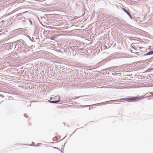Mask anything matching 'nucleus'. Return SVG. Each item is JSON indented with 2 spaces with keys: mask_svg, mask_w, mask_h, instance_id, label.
Listing matches in <instances>:
<instances>
[{
  "mask_svg": "<svg viewBox=\"0 0 153 153\" xmlns=\"http://www.w3.org/2000/svg\"><path fill=\"white\" fill-rule=\"evenodd\" d=\"M77 128V129H76L75 131H74V132L73 133V134H74V133L75 132V131H76L77 130V129H80V128Z\"/></svg>",
  "mask_w": 153,
  "mask_h": 153,
  "instance_id": "29",
  "label": "nucleus"
},
{
  "mask_svg": "<svg viewBox=\"0 0 153 153\" xmlns=\"http://www.w3.org/2000/svg\"><path fill=\"white\" fill-rule=\"evenodd\" d=\"M113 20L115 19L116 20L118 21H119L120 20V19L119 18H118L116 17H113Z\"/></svg>",
  "mask_w": 153,
  "mask_h": 153,
  "instance_id": "18",
  "label": "nucleus"
},
{
  "mask_svg": "<svg viewBox=\"0 0 153 153\" xmlns=\"http://www.w3.org/2000/svg\"><path fill=\"white\" fill-rule=\"evenodd\" d=\"M25 17H22L21 19L23 22H25L24 20L25 19Z\"/></svg>",
  "mask_w": 153,
  "mask_h": 153,
  "instance_id": "20",
  "label": "nucleus"
},
{
  "mask_svg": "<svg viewBox=\"0 0 153 153\" xmlns=\"http://www.w3.org/2000/svg\"><path fill=\"white\" fill-rule=\"evenodd\" d=\"M105 71V72H104V74L105 73H105H107V71Z\"/></svg>",
  "mask_w": 153,
  "mask_h": 153,
  "instance_id": "38",
  "label": "nucleus"
},
{
  "mask_svg": "<svg viewBox=\"0 0 153 153\" xmlns=\"http://www.w3.org/2000/svg\"><path fill=\"white\" fill-rule=\"evenodd\" d=\"M25 22L27 24H28L30 22V20L29 18H27L25 19L24 20Z\"/></svg>",
  "mask_w": 153,
  "mask_h": 153,
  "instance_id": "12",
  "label": "nucleus"
},
{
  "mask_svg": "<svg viewBox=\"0 0 153 153\" xmlns=\"http://www.w3.org/2000/svg\"><path fill=\"white\" fill-rule=\"evenodd\" d=\"M70 47L69 48H65V53H66V54L67 55L69 56L70 55H71V49H70Z\"/></svg>",
  "mask_w": 153,
  "mask_h": 153,
  "instance_id": "6",
  "label": "nucleus"
},
{
  "mask_svg": "<svg viewBox=\"0 0 153 153\" xmlns=\"http://www.w3.org/2000/svg\"><path fill=\"white\" fill-rule=\"evenodd\" d=\"M53 147L54 148H55V149H59V148H57V147Z\"/></svg>",
  "mask_w": 153,
  "mask_h": 153,
  "instance_id": "34",
  "label": "nucleus"
},
{
  "mask_svg": "<svg viewBox=\"0 0 153 153\" xmlns=\"http://www.w3.org/2000/svg\"><path fill=\"white\" fill-rule=\"evenodd\" d=\"M70 49H71V54L73 56H75L76 54V51L74 50L75 48H72L71 47H70Z\"/></svg>",
  "mask_w": 153,
  "mask_h": 153,
  "instance_id": "8",
  "label": "nucleus"
},
{
  "mask_svg": "<svg viewBox=\"0 0 153 153\" xmlns=\"http://www.w3.org/2000/svg\"><path fill=\"white\" fill-rule=\"evenodd\" d=\"M147 60H148L149 61H151V60L150 59H147Z\"/></svg>",
  "mask_w": 153,
  "mask_h": 153,
  "instance_id": "36",
  "label": "nucleus"
},
{
  "mask_svg": "<svg viewBox=\"0 0 153 153\" xmlns=\"http://www.w3.org/2000/svg\"><path fill=\"white\" fill-rule=\"evenodd\" d=\"M119 100H124L128 102H132V97L129 96V97H126L125 98H122L119 100H116L108 101H107V102H108L107 103H108V104L109 103L111 102H120Z\"/></svg>",
  "mask_w": 153,
  "mask_h": 153,
  "instance_id": "2",
  "label": "nucleus"
},
{
  "mask_svg": "<svg viewBox=\"0 0 153 153\" xmlns=\"http://www.w3.org/2000/svg\"><path fill=\"white\" fill-rule=\"evenodd\" d=\"M48 101L52 104H58L59 103V102L60 101H62L60 100H59H59H48Z\"/></svg>",
  "mask_w": 153,
  "mask_h": 153,
  "instance_id": "7",
  "label": "nucleus"
},
{
  "mask_svg": "<svg viewBox=\"0 0 153 153\" xmlns=\"http://www.w3.org/2000/svg\"><path fill=\"white\" fill-rule=\"evenodd\" d=\"M65 48H62L61 49L58 50V51L59 52H61L62 53H63V52L65 53Z\"/></svg>",
  "mask_w": 153,
  "mask_h": 153,
  "instance_id": "14",
  "label": "nucleus"
},
{
  "mask_svg": "<svg viewBox=\"0 0 153 153\" xmlns=\"http://www.w3.org/2000/svg\"><path fill=\"white\" fill-rule=\"evenodd\" d=\"M30 39V41H31L33 42H34V41L31 38V39Z\"/></svg>",
  "mask_w": 153,
  "mask_h": 153,
  "instance_id": "37",
  "label": "nucleus"
},
{
  "mask_svg": "<svg viewBox=\"0 0 153 153\" xmlns=\"http://www.w3.org/2000/svg\"><path fill=\"white\" fill-rule=\"evenodd\" d=\"M126 13L129 16L131 19H132V17L129 11H128Z\"/></svg>",
  "mask_w": 153,
  "mask_h": 153,
  "instance_id": "15",
  "label": "nucleus"
},
{
  "mask_svg": "<svg viewBox=\"0 0 153 153\" xmlns=\"http://www.w3.org/2000/svg\"><path fill=\"white\" fill-rule=\"evenodd\" d=\"M89 108V110H90L91 109V108Z\"/></svg>",
  "mask_w": 153,
  "mask_h": 153,
  "instance_id": "43",
  "label": "nucleus"
},
{
  "mask_svg": "<svg viewBox=\"0 0 153 153\" xmlns=\"http://www.w3.org/2000/svg\"><path fill=\"white\" fill-rule=\"evenodd\" d=\"M72 134H71V135H70V137H71V135H72Z\"/></svg>",
  "mask_w": 153,
  "mask_h": 153,
  "instance_id": "42",
  "label": "nucleus"
},
{
  "mask_svg": "<svg viewBox=\"0 0 153 153\" xmlns=\"http://www.w3.org/2000/svg\"><path fill=\"white\" fill-rule=\"evenodd\" d=\"M55 139V138H53V141H56L57 140H54V139Z\"/></svg>",
  "mask_w": 153,
  "mask_h": 153,
  "instance_id": "32",
  "label": "nucleus"
},
{
  "mask_svg": "<svg viewBox=\"0 0 153 153\" xmlns=\"http://www.w3.org/2000/svg\"><path fill=\"white\" fill-rule=\"evenodd\" d=\"M118 68L117 66L116 67H112L110 68H107L105 69H102L100 71V73H102V71H113V69H115V68Z\"/></svg>",
  "mask_w": 153,
  "mask_h": 153,
  "instance_id": "4",
  "label": "nucleus"
},
{
  "mask_svg": "<svg viewBox=\"0 0 153 153\" xmlns=\"http://www.w3.org/2000/svg\"><path fill=\"white\" fill-rule=\"evenodd\" d=\"M66 137V136L62 140H63V139H64L65 137Z\"/></svg>",
  "mask_w": 153,
  "mask_h": 153,
  "instance_id": "39",
  "label": "nucleus"
},
{
  "mask_svg": "<svg viewBox=\"0 0 153 153\" xmlns=\"http://www.w3.org/2000/svg\"><path fill=\"white\" fill-rule=\"evenodd\" d=\"M150 94L152 95V96H153V92H150Z\"/></svg>",
  "mask_w": 153,
  "mask_h": 153,
  "instance_id": "31",
  "label": "nucleus"
},
{
  "mask_svg": "<svg viewBox=\"0 0 153 153\" xmlns=\"http://www.w3.org/2000/svg\"><path fill=\"white\" fill-rule=\"evenodd\" d=\"M27 37L28 38H29V39H31V37H30V36L28 35H27Z\"/></svg>",
  "mask_w": 153,
  "mask_h": 153,
  "instance_id": "27",
  "label": "nucleus"
},
{
  "mask_svg": "<svg viewBox=\"0 0 153 153\" xmlns=\"http://www.w3.org/2000/svg\"><path fill=\"white\" fill-rule=\"evenodd\" d=\"M19 42H20L22 45H23L25 48L27 47L26 46H27V45L25 42L23 40L20 39V40H18L17 41V43L18 44H19L20 43Z\"/></svg>",
  "mask_w": 153,
  "mask_h": 153,
  "instance_id": "5",
  "label": "nucleus"
},
{
  "mask_svg": "<svg viewBox=\"0 0 153 153\" xmlns=\"http://www.w3.org/2000/svg\"><path fill=\"white\" fill-rule=\"evenodd\" d=\"M131 48H134V47H132V46H131Z\"/></svg>",
  "mask_w": 153,
  "mask_h": 153,
  "instance_id": "45",
  "label": "nucleus"
},
{
  "mask_svg": "<svg viewBox=\"0 0 153 153\" xmlns=\"http://www.w3.org/2000/svg\"><path fill=\"white\" fill-rule=\"evenodd\" d=\"M17 44H15V43H11L10 44V47H13L14 46H15V45H16Z\"/></svg>",
  "mask_w": 153,
  "mask_h": 153,
  "instance_id": "16",
  "label": "nucleus"
},
{
  "mask_svg": "<svg viewBox=\"0 0 153 153\" xmlns=\"http://www.w3.org/2000/svg\"><path fill=\"white\" fill-rule=\"evenodd\" d=\"M19 44V45H20L19 47L20 48H22L23 49L24 48H25L23 46V45H22L21 43H20Z\"/></svg>",
  "mask_w": 153,
  "mask_h": 153,
  "instance_id": "19",
  "label": "nucleus"
},
{
  "mask_svg": "<svg viewBox=\"0 0 153 153\" xmlns=\"http://www.w3.org/2000/svg\"><path fill=\"white\" fill-rule=\"evenodd\" d=\"M16 45H15V46H14V47L15 48H16Z\"/></svg>",
  "mask_w": 153,
  "mask_h": 153,
  "instance_id": "41",
  "label": "nucleus"
},
{
  "mask_svg": "<svg viewBox=\"0 0 153 153\" xmlns=\"http://www.w3.org/2000/svg\"><path fill=\"white\" fill-rule=\"evenodd\" d=\"M23 14V13H19V14H18V16H22Z\"/></svg>",
  "mask_w": 153,
  "mask_h": 153,
  "instance_id": "26",
  "label": "nucleus"
},
{
  "mask_svg": "<svg viewBox=\"0 0 153 153\" xmlns=\"http://www.w3.org/2000/svg\"><path fill=\"white\" fill-rule=\"evenodd\" d=\"M32 39H34L33 38V37H32Z\"/></svg>",
  "mask_w": 153,
  "mask_h": 153,
  "instance_id": "46",
  "label": "nucleus"
},
{
  "mask_svg": "<svg viewBox=\"0 0 153 153\" xmlns=\"http://www.w3.org/2000/svg\"><path fill=\"white\" fill-rule=\"evenodd\" d=\"M32 144L29 145V146H36V147H37V146H39V145L40 144H39V143L36 144V145H35V144L34 143V142H32Z\"/></svg>",
  "mask_w": 153,
  "mask_h": 153,
  "instance_id": "13",
  "label": "nucleus"
},
{
  "mask_svg": "<svg viewBox=\"0 0 153 153\" xmlns=\"http://www.w3.org/2000/svg\"><path fill=\"white\" fill-rule=\"evenodd\" d=\"M137 18H138V17L136 18L135 17H132V19H133L134 21H136V19Z\"/></svg>",
  "mask_w": 153,
  "mask_h": 153,
  "instance_id": "21",
  "label": "nucleus"
},
{
  "mask_svg": "<svg viewBox=\"0 0 153 153\" xmlns=\"http://www.w3.org/2000/svg\"><path fill=\"white\" fill-rule=\"evenodd\" d=\"M56 100V98H53V97H51L50 98V100Z\"/></svg>",
  "mask_w": 153,
  "mask_h": 153,
  "instance_id": "25",
  "label": "nucleus"
},
{
  "mask_svg": "<svg viewBox=\"0 0 153 153\" xmlns=\"http://www.w3.org/2000/svg\"><path fill=\"white\" fill-rule=\"evenodd\" d=\"M121 8L124 11L125 10L126 8V7H121Z\"/></svg>",
  "mask_w": 153,
  "mask_h": 153,
  "instance_id": "23",
  "label": "nucleus"
},
{
  "mask_svg": "<svg viewBox=\"0 0 153 153\" xmlns=\"http://www.w3.org/2000/svg\"><path fill=\"white\" fill-rule=\"evenodd\" d=\"M0 97H4V96L3 95L1 94H0Z\"/></svg>",
  "mask_w": 153,
  "mask_h": 153,
  "instance_id": "28",
  "label": "nucleus"
},
{
  "mask_svg": "<svg viewBox=\"0 0 153 153\" xmlns=\"http://www.w3.org/2000/svg\"><path fill=\"white\" fill-rule=\"evenodd\" d=\"M86 99V98H84L83 99H82V100H84V99Z\"/></svg>",
  "mask_w": 153,
  "mask_h": 153,
  "instance_id": "44",
  "label": "nucleus"
},
{
  "mask_svg": "<svg viewBox=\"0 0 153 153\" xmlns=\"http://www.w3.org/2000/svg\"><path fill=\"white\" fill-rule=\"evenodd\" d=\"M65 144H65H64V145H63L62 146V148H63V149L64 147Z\"/></svg>",
  "mask_w": 153,
  "mask_h": 153,
  "instance_id": "33",
  "label": "nucleus"
},
{
  "mask_svg": "<svg viewBox=\"0 0 153 153\" xmlns=\"http://www.w3.org/2000/svg\"><path fill=\"white\" fill-rule=\"evenodd\" d=\"M56 36H53L51 37L50 38V39L51 40H55V39H56Z\"/></svg>",
  "mask_w": 153,
  "mask_h": 153,
  "instance_id": "17",
  "label": "nucleus"
},
{
  "mask_svg": "<svg viewBox=\"0 0 153 153\" xmlns=\"http://www.w3.org/2000/svg\"><path fill=\"white\" fill-rule=\"evenodd\" d=\"M60 151H61V152H62V150H60Z\"/></svg>",
  "mask_w": 153,
  "mask_h": 153,
  "instance_id": "47",
  "label": "nucleus"
},
{
  "mask_svg": "<svg viewBox=\"0 0 153 153\" xmlns=\"http://www.w3.org/2000/svg\"><path fill=\"white\" fill-rule=\"evenodd\" d=\"M88 96V95H85V96H77V97H75V98L74 99V98L73 99L74 100H76V98L77 99H78V98H83V97H87Z\"/></svg>",
  "mask_w": 153,
  "mask_h": 153,
  "instance_id": "11",
  "label": "nucleus"
},
{
  "mask_svg": "<svg viewBox=\"0 0 153 153\" xmlns=\"http://www.w3.org/2000/svg\"><path fill=\"white\" fill-rule=\"evenodd\" d=\"M116 104H120L119 103H116Z\"/></svg>",
  "mask_w": 153,
  "mask_h": 153,
  "instance_id": "48",
  "label": "nucleus"
},
{
  "mask_svg": "<svg viewBox=\"0 0 153 153\" xmlns=\"http://www.w3.org/2000/svg\"><path fill=\"white\" fill-rule=\"evenodd\" d=\"M31 104H30V105H28V106H27V107H29V106H30V105H31Z\"/></svg>",
  "mask_w": 153,
  "mask_h": 153,
  "instance_id": "40",
  "label": "nucleus"
},
{
  "mask_svg": "<svg viewBox=\"0 0 153 153\" xmlns=\"http://www.w3.org/2000/svg\"><path fill=\"white\" fill-rule=\"evenodd\" d=\"M30 25H32V22L31 20H30Z\"/></svg>",
  "mask_w": 153,
  "mask_h": 153,
  "instance_id": "35",
  "label": "nucleus"
},
{
  "mask_svg": "<svg viewBox=\"0 0 153 153\" xmlns=\"http://www.w3.org/2000/svg\"><path fill=\"white\" fill-rule=\"evenodd\" d=\"M78 49L79 50H83V48H78Z\"/></svg>",
  "mask_w": 153,
  "mask_h": 153,
  "instance_id": "30",
  "label": "nucleus"
},
{
  "mask_svg": "<svg viewBox=\"0 0 153 153\" xmlns=\"http://www.w3.org/2000/svg\"><path fill=\"white\" fill-rule=\"evenodd\" d=\"M108 102H102L98 103L95 104H94L91 105H80V106H73L75 107H76L77 108H84L85 107H88L89 106H96L97 105H106L107 104H108V103H107Z\"/></svg>",
  "mask_w": 153,
  "mask_h": 153,
  "instance_id": "1",
  "label": "nucleus"
},
{
  "mask_svg": "<svg viewBox=\"0 0 153 153\" xmlns=\"http://www.w3.org/2000/svg\"><path fill=\"white\" fill-rule=\"evenodd\" d=\"M24 116L26 117V118H27L28 117V116H27V114H24Z\"/></svg>",
  "mask_w": 153,
  "mask_h": 153,
  "instance_id": "22",
  "label": "nucleus"
},
{
  "mask_svg": "<svg viewBox=\"0 0 153 153\" xmlns=\"http://www.w3.org/2000/svg\"><path fill=\"white\" fill-rule=\"evenodd\" d=\"M153 54V50H151L149 52L146 53L144 54L143 55V56H148L151 55Z\"/></svg>",
  "mask_w": 153,
  "mask_h": 153,
  "instance_id": "10",
  "label": "nucleus"
},
{
  "mask_svg": "<svg viewBox=\"0 0 153 153\" xmlns=\"http://www.w3.org/2000/svg\"><path fill=\"white\" fill-rule=\"evenodd\" d=\"M128 10H127L126 9L124 10V12H125L126 13L127 12H128V11H129V10L128 9Z\"/></svg>",
  "mask_w": 153,
  "mask_h": 153,
  "instance_id": "24",
  "label": "nucleus"
},
{
  "mask_svg": "<svg viewBox=\"0 0 153 153\" xmlns=\"http://www.w3.org/2000/svg\"><path fill=\"white\" fill-rule=\"evenodd\" d=\"M91 69H88V70H87V71H86H86H84V73H82V74H86L87 75H88L89 76H90L92 74L91 73L89 72H87L88 71H91Z\"/></svg>",
  "mask_w": 153,
  "mask_h": 153,
  "instance_id": "9",
  "label": "nucleus"
},
{
  "mask_svg": "<svg viewBox=\"0 0 153 153\" xmlns=\"http://www.w3.org/2000/svg\"><path fill=\"white\" fill-rule=\"evenodd\" d=\"M113 98H111V99H113Z\"/></svg>",
  "mask_w": 153,
  "mask_h": 153,
  "instance_id": "49",
  "label": "nucleus"
},
{
  "mask_svg": "<svg viewBox=\"0 0 153 153\" xmlns=\"http://www.w3.org/2000/svg\"><path fill=\"white\" fill-rule=\"evenodd\" d=\"M147 96H145V95L137 96L136 97H132V102H137L140 101L142 99H143L145 98H146Z\"/></svg>",
  "mask_w": 153,
  "mask_h": 153,
  "instance_id": "3",
  "label": "nucleus"
}]
</instances>
